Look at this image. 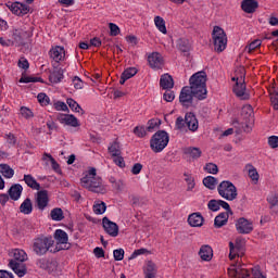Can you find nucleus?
I'll list each match as a JSON object with an SVG mask.
<instances>
[{
  "label": "nucleus",
  "instance_id": "nucleus-1",
  "mask_svg": "<svg viewBox=\"0 0 278 278\" xmlns=\"http://www.w3.org/2000/svg\"><path fill=\"white\" fill-rule=\"evenodd\" d=\"M207 74L203 71L197 72L189 79V86L182 87L179 102L182 108H192L194 99L203 101L207 99Z\"/></svg>",
  "mask_w": 278,
  "mask_h": 278
},
{
  "label": "nucleus",
  "instance_id": "nucleus-2",
  "mask_svg": "<svg viewBox=\"0 0 278 278\" xmlns=\"http://www.w3.org/2000/svg\"><path fill=\"white\" fill-rule=\"evenodd\" d=\"M83 188L89 190V192H94L96 194H105L108 189L103 185V178L97 175V168L90 167L87 174L80 179Z\"/></svg>",
  "mask_w": 278,
  "mask_h": 278
},
{
  "label": "nucleus",
  "instance_id": "nucleus-3",
  "mask_svg": "<svg viewBox=\"0 0 278 278\" xmlns=\"http://www.w3.org/2000/svg\"><path fill=\"white\" fill-rule=\"evenodd\" d=\"M55 244V241L53 240V237L51 236H45L40 235L39 237L35 238L33 241V251L35 254H37L39 257L41 255H47V253H53V250L51 248Z\"/></svg>",
  "mask_w": 278,
  "mask_h": 278
},
{
  "label": "nucleus",
  "instance_id": "nucleus-4",
  "mask_svg": "<svg viewBox=\"0 0 278 278\" xmlns=\"http://www.w3.org/2000/svg\"><path fill=\"white\" fill-rule=\"evenodd\" d=\"M170 142V137L166 130H157L150 140V148L153 153H162Z\"/></svg>",
  "mask_w": 278,
  "mask_h": 278
},
{
  "label": "nucleus",
  "instance_id": "nucleus-5",
  "mask_svg": "<svg viewBox=\"0 0 278 278\" xmlns=\"http://www.w3.org/2000/svg\"><path fill=\"white\" fill-rule=\"evenodd\" d=\"M217 191L219 197L226 199V201H236L238 199V188L229 180H223L218 185Z\"/></svg>",
  "mask_w": 278,
  "mask_h": 278
},
{
  "label": "nucleus",
  "instance_id": "nucleus-6",
  "mask_svg": "<svg viewBox=\"0 0 278 278\" xmlns=\"http://www.w3.org/2000/svg\"><path fill=\"white\" fill-rule=\"evenodd\" d=\"M212 39L214 50L217 51V53H223V51L227 49V34L225 33V29L220 28V26H214Z\"/></svg>",
  "mask_w": 278,
  "mask_h": 278
},
{
  "label": "nucleus",
  "instance_id": "nucleus-7",
  "mask_svg": "<svg viewBox=\"0 0 278 278\" xmlns=\"http://www.w3.org/2000/svg\"><path fill=\"white\" fill-rule=\"evenodd\" d=\"M236 229L238 233H242V235L251 233V231H253V222L244 217H240L236 223Z\"/></svg>",
  "mask_w": 278,
  "mask_h": 278
},
{
  "label": "nucleus",
  "instance_id": "nucleus-8",
  "mask_svg": "<svg viewBox=\"0 0 278 278\" xmlns=\"http://www.w3.org/2000/svg\"><path fill=\"white\" fill-rule=\"evenodd\" d=\"M232 92L238 97V99H241V101H249L251 96L247 92V84L244 80L242 83H236V85L232 87Z\"/></svg>",
  "mask_w": 278,
  "mask_h": 278
},
{
  "label": "nucleus",
  "instance_id": "nucleus-9",
  "mask_svg": "<svg viewBox=\"0 0 278 278\" xmlns=\"http://www.w3.org/2000/svg\"><path fill=\"white\" fill-rule=\"evenodd\" d=\"M102 227L104 231L111 236V238H116L118 236V226L116 223L110 220L108 217L102 218Z\"/></svg>",
  "mask_w": 278,
  "mask_h": 278
},
{
  "label": "nucleus",
  "instance_id": "nucleus-10",
  "mask_svg": "<svg viewBox=\"0 0 278 278\" xmlns=\"http://www.w3.org/2000/svg\"><path fill=\"white\" fill-rule=\"evenodd\" d=\"M56 121L61 123L62 125H67L68 127H79V119L75 117L73 114H62L60 113L56 116Z\"/></svg>",
  "mask_w": 278,
  "mask_h": 278
},
{
  "label": "nucleus",
  "instance_id": "nucleus-11",
  "mask_svg": "<svg viewBox=\"0 0 278 278\" xmlns=\"http://www.w3.org/2000/svg\"><path fill=\"white\" fill-rule=\"evenodd\" d=\"M149 66L154 71H160L162 66H164V58L160 54V52H152L148 56Z\"/></svg>",
  "mask_w": 278,
  "mask_h": 278
},
{
  "label": "nucleus",
  "instance_id": "nucleus-12",
  "mask_svg": "<svg viewBox=\"0 0 278 278\" xmlns=\"http://www.w3.org/2000/svg\"><path fill=\"white\" fill-rule=\"evenodd\" d=\"M35 203L41 212L49 205V191L41 190L37 192Z\"/></svg>",
  "mask_w": 278,
  "mask_h": 278
},
{
  "label": "nucleus",
  "instance_id": "nucleus-13",
  "mask_svg": "<svg viewBox=\"0 0 278 278\" xmlns=\"http://www.w3.org/2000/svg\"><path fill=\"white\" fill-rule=\"evenodd\" d=\"M9 10L16 16H25V14H29V5L21 2H14L9 7Z\"/></svg>",
  "mask_w": 278,
  "mask_h": 278
},
{
  "label": "nucleus",
  "instance_id": "nucleus-14",
  "mask_svg": "<svg viewBox=\"0 0 278 278\" xmlns=\"http://www.w3.org/2000/svg\"><path fill=\"white\" fill-rule=\"evenodd\" d=\"M49 55L51 60L59 64V62H62L66 58V50H64V47L56 46L49 51Z\"/></svg>",
  "mask_w": 278,
  "mask_h": 278
},
{
  "label": "nucleus",
  "instance_id": "nucleus-15",
  "mask_svg": "<svg viewBox=\"0 0 278 278\" xmlns=\"http://www.w3.org/2000/svg\"><path fill=\"white\" fill-rule=\"evenodd\" d=\"M257 8H260V2H257V0L241 1V10L245 12V14H255Z\"/></svg>",
  "mask_w": 278,
  "mask_h": 278
},
{
  "label": "nucleus",
  "instance_id": "nucleus-16",
  "mask_svg": "<svg viewBox=\"0 0 278 278\" xmlns=\"http://www.w3.org/2000/svg\"><path fill=\"white\" fill-rule=\"evenodd\" d=\"M185 123L189 129V131H198L199 129V119L197 115L192 112H188L185 115Z\"/></svg>",
  "mask_w": 278,
  "mask_h": 278
},
{
  "label": "nucleus",
  "instance_id": "nucleus-17",
  "mask_svg": "<svg viewBox=\"0 0 278 278\" xmlns=\"http://www.w3.org/2000/svg\"><path fill=\"white\" fill-rule=\"evenodd\" d=\"M53 71L49 75V81L51 84H60L64 79V70L53 64Z\"/></svg>",
  "mask_w": 278,
  "mask_h": 278
},
{
  "label": "nucleus",
  "instance_id": "nucleus-18",
  "mask_svg": "<svg viewBox=\"0 0 278 278\" xmlns=\"http://www.w3.org/2000/svg\"><path fill=\"white\" fill-rule=\"evenodd\" d=\"M9 266L11 269H13L17 277H25V275H27V266L23 263L10 261Z\"/></svg>",
  "mask_w": 278,
  "mask_h": 278
},
{
  "label": "nucleus",
  "instance_id": "nucleus-19",
  "mask_svg": "<svg viewBox=\"0 0 278 278\" xmlns=\"http://www.w3.org/2000/svg\"><path fill=\"white\" fill-rule=\"evenodd\" d=\"M8 194L12 201H18L23 194V186L21 184H15L10 187Z\"/></svg>",
  "mask_w": 278,
  "mask_h": 278
},
{
  "label": "nucleus",
  "instance_id": "nucleus-20",
  "mask_svg": "<svg viewBox=\"0 0 278 278\" xmlns=\"http://www.w3.org/2000/svg\"><path fill=\"white\" fill-rule=\"evenodd\" d=\"M204 222L205 218H203V215H201V213H192L188 217V223L190 227H203Z\"/></svg>",
  "mask_w": 278,
  "mask_h": 278
},
{
  "label": "nucleus",
  "instance_id": "nucleus-21",
  "mask_svg": "<svg viewBox=\"0 0 278 278\" xmlns=\"http://www.w3.org/2000/svg\"><path fill=\"white\" fill-rule=\"evenodd\" d=\"M160 86L163 90H172V88H175V80H173V76L169 74L162 75Z\"/></svg>",
  "mask_w": 278,
  "mask_h": 278
},
{
  "label": "nucleus",
  "instance_id": "nucleus-22",
  "mask_svg": "<svg viewBox=\"0 0 278 278\" xmlns=\"http://www.w3.org/2000/svg\"><path fill=\"white\" fill-rule=\"evenodd\" d=\"M14 40L17 41L18 45H21L22 47H25V45H27V40H29V38H31V33L26 31V30H21V31H16L13 34Z\"/></svg>",
  "mask_w": 278,
  "mask_h": 278
},
{
  "label": "nucleus",
  "instance_id": "nucleus-23",
  "mask_svg": "<svg viewBox=\"0 0 278 278\" xmlns=\"http://www.w3.org/2000/svg\"><path fill=\"white\" fill-rule=\"evenodd\" d=\"M199 255L203 262H210L212 261V257H214V250H212V247L210 245H202Z\"/></svg>",
  "mask_w": 278,
  "mask_h": 278
},
{
  "label": "nucleus",
  "instance_id": "nucleus-24",
  "mask_svg": "<svg viewBox=\"0 0 278 278\" xmlns=\"http://www.w3.org/2000/svg\"><path fill=\"white\" fill-rule=\"evenodd\" d=\"M135 75H138V68L136 67L126 68L121 75V79H119L121 86L125 85V81H127V79H131V77H135Z\"/></svg>",
  "mask_w": 278,
  "mask_h": 278
},
{
  "label": "nucleus",
  "instance_id": "nucleus-25",
  "mask_svg": "<svg viewBox=\"0 0 278 278\" xmlns=\"http://www.w3.org/2000/svg\"><path fill=\"white\" fill-rule=\"evenodd\" d=\"M229 222V213H220L214 219L215 229H220V227H225Z\"/></svg>",
  "mask_w": 278,
  "mask_h": 278
},
{
  "label": "nucleus",
  "instance_id": "nucleus-26",
  "mask_svg": "<svg viewBox=\"0 0 278 278\" xmlns=\"http://www.w3.org/2000/svg\"><path fill=\"white\" fill-rule=\"evenodd\" d=\"M182 152L185 155H189V157H192L193 160H199V157L203 155V151H201V149L197 147L185 148Z\"/></svg>",
  "mask_w": 278,
  "mask_h": 278
},
{
  "label": "nucleus",
  "instance_id": "nucleus-27",
  "mask_svg": "<svg viewBox=\"0 0 278 278\" xmlns=\"http://www.w3.org/2000/svg\"><path fill=\"white\" fill-rule=\"evenodd\" d=\"M157 275V266L153 261H148L146 269H144V277L146 278H155Z\"/></svg>",
  "mask_w": 278,
  "mask_h": 278
},
{
  "label": "nucleus",
  "instance_id": "nucleus-28",
  "mask_svg": "<svg viewBox=\"0 0 278 278\" xmlns=\"http://www.w3.org/2000/svg\"><path fill=\"white\" fill-rule=\"evenodd\" d=\"M21 214L29 215L34 212V204L31 203V199L26 198L23 203L20 205Z\"/></svg>",
  "mask_w": 278,
  "mask_h": 278
},
{
  "label": "nucleus",
  "instance_id": "nucleus-29",
  "mask_svg": "<svg viewBox=\"0 0 278 278\" xmlns=\"http://www.w3.org/2000/svg\"><path fill=\"white\" fill-rule=\"evenodd\" d=\"M54 239L59 242V244H68V233L62 229L55 230Z\"/></svg>",
  "mask_w": 278,
  "mask_h": 278
},
{
  "label": "nucleus",
  "instance_id": "nucleus-30",
  "mask_svg": "<svg viewBox=\"0 0 278 278\" xmlns=\"http://www.w3.org/2000/svg\"><path fill=\"white\" fill-rule=\"evenodd\" d=\"M24 181L28 188H31V190H40V185L38 181H36V178L31 176L30 174L24 175Z\"/></svg>",
  "mask_w": 278,
  "mask_h": 278
},
{
  "label": "nucleus",
  "instance_id": "nucleus-31",
  "mask_svg": "<svg viewBox=\"0 0 278 278\" xmlns=\"http://www.w3.org/2000/svg\"><path fill=\"white\" fill-rule=\"evenodd\" d=\"M203 186L208 188V190H216V186H218V178L214 176H207L203 179Z\"/></svg>",
  "mask_w": 278,
  "mask_h": 278
},
{
  "label": "nucleus",
  "instance_id": "nucleus-32",
  "mask_svg": "<svg viewBox=\"0 0 278 278\" xmlns=\"http://www.w3.org/2000/svg\"><path fill=\"white\" fill-rule=\"evenodd\" d=\"M66 103L68 108L72 110V112H77L78 114L80 113L81 115L86 114V111L81 109V105L77 103V101L73 100V98H67Z\"/></svg>",
  "mask_w": 278,
  "mask_h": 278
},
{
  "label": "nucleus",
  "instance_id": "nucleus-33",
  "mask_svg": "<svg viewBox=\"0 0 278 278\" xmlns=\"http://www.w3.org/2000/svg\"><path fill=\"white\" fill-rule=\"evenodd\" d=\"M27 260V253H25V251L23 250H14L13 252V260H11L10 262H17V263H23L26 262Z\"/></svg>",
  "mask_w": 278,
  "mask_h": 278
},
{
  "label": "nucleus",
  "instance_id": "nucleus-34",
  "mask_svg": "<svg viewBox=\"0 0 278 278\" xmlns=\"http://www.w3.org/2000/svg\"><path fill=\"white\" fill-rule=\"evenodd\" d=\"M0 173L7 179H12V177H14V169L8 164H0Z\"/></svg>",
  "mask_w": 278,
  "mask_h": 278
},
{
  "label": "nucleus",
  "instance_id": "nucleus-35",
  "mask_svg": "<svg viewBox=\"0 0 278 278\" xmlns=\"http://www.w3.org/2000/svg\"><path fill=\"white\" fill-rule=\"evenodd\" d=\"M50 216L52 220L60 223V220H64V211L61 207H55L50 212Z\"/></svg>",
  "mask_w": 278,
  "mask_h": 278
},
{
  "label": "nucleus",
  "instance_id": "nucleus-36",
  "mask_svg": "<svg viewBox=\"0 0 278 278\" xmlns=\"http://www.w3.org/2000/svg\"><path fill=\"white\" fill-rule=\"evenodd\" d=\"M177 47L182 53H188V51H190V41H188V39L180 38L177 40Z\"/></svg>",
  "mask_w": 278,
  "mask_h": 278
},
{
  "label": "nucleus",
  "instance_id": "nucleus-37",
  "mask_svg": "<svg viewBox=\"0 0 278 278\" xmlns=\"http://www.w3.org/2000/svg\"><path fill=\"white\" fill-rule=\"evenodd\" d=\"M154 23H155V26L157 27L159 31H161V34H167L166 22L164 21V18H162L161 16H155Z\"/></svg>",
  "mask_w": 278,
  "mask_h": 278
},
{
  "label": "nucleus",
  "instance_id": "nucleus-38",
  "mask_svg": "<svg viewBox=\"0 0 278 278\" xmlns=\"http://www.w3.org/2000/svg\"><path fill=\"white\" fill-rule=\"evenodd\" d=\"M47 157L51 162V166L55 170V173H62V169H60V164L58 163V161H55V159H53V156L51 154L46 152V153H43L42 160H47Z\"/></svg>",
  "mask_w": 278,
  "mask_h": 278
},
{
  "label": "nucleus",
  "instance_id": "nucleus-39",
  "mask_svg": "<svg viewBox=\"0 0 278 278\" xmlns=\"http://www.w3.org/2000/svg\"><path fill=\"white\" fill-rule=\"evenodd\" d=\"M109 153H111L112 157L121 155L122 154V152H121V143H118L117 141L113 142L109 147Z\"/></svg>",
  "mask_w": 278,
  "mask_h": 278
},
{
  "label": "nucleus",
  "instance_id": "nucleus-40",
  "mask_svg": "<svg viewBox=\"0 0 278 278\" xmlns=\"http://www.w3.org/2000/svg\"><path fill=\"white\" fill-rule=\"evenodd\" d=\"M270 94V101L274 110H278V89H271L269 91Z\"/></svg>",
  "mask_w": 278,
  "mask_h": 278
},
{
  "label": "nucleus",
  "instance_id": "nucleus-41",
  "mask_svg": "<svg viewBox=\"0 0 278 278\" xmlns=\"http://www.w3.org/2000/svg\"><path fill=\"white\" fill-rule=\"evenodd\" d=\"M204 170L211 175H218V165L215 163H206L204 166Z\"/></svg>",
  "mask_w": 278,
  "mask_h": 278
},
{
  "label": "nucleus",
  "instance_id": "nucleus-42",
  "mask_svg": "<svg viewBox=\"0 0 278 278\" xmlns=\"http://www.w3.org/2000/svg\"><path fill=\"white\" fill-rule=\"evenodd\" d=\"M207 207L208 210H211V212H218V210H220V201L219 200H210L207 203Z\"/></svg>",
  "mask_w": 278,
  "mask_h": 278
},
{
  "label": "nucleus",
  "instance_id": "nucleus-43",
  "mask_svg": "<svg viewBox=\"0 0 278 278\" xmlns=\"http://www.w3.org/2000/svg\"><path fill=\"white\" fill-rule=\"evenodd\" d=\"M53 108L54 110H56V112H68V105H66V103H64L63 101L54 102Z\"/></svg>",
  "mask_w": 278,
  "mask_h": 278
},
{
  "label": "nucleus",
  "instance_id": "nucleus-44",
  "mask_svg": "<svg viewBox=\"0 0 278 278\" xmlns=\"http://www.w3.org/2000/svg\"><path fill=\"white\" fill-rule=\"evenodd\" d=\"M258 47H262V41L260 39H256L252 41L249 46L245 47L248 53H253Z\"/></svg>",
  "mask_w": 278,
  "mask_h": 278
},
{
  "label": "nucleus",
  "instance_id": "nucleus-45",
  "mask_svg": "<svg viewBox=\"0 0 278 278\" xmlns=\"http://www.w3.org/2000/svg\"><path fill=\"white\" fill-rule=\"evenodd\" d=\"M113 257H114L115 262H123V260H125V250H123V249L114 250Z\"/></svg>",
  "mask_w": 278,
  "mask_h": 278
},
{
  "label": "nucleus",
  "instance_id": "nucleus-46",
  "mask_svg": "<svg viewBox=\"0 0 278 278\" xmlns=\"http://www.w3.org/2000/svg\"><path fill=\"white\" fill-rule=\"evenodd\" d=\"M105 210H108V206L105 205V202H101L93 205V212L94 214H105Z\"/></svg>",
  "mask_w": 278,
  "mask_h": 278
},
{
  "label": "nucleus",
  "instance_id": "nucleus-47",
  "mask_svg": "<svg viewBox=\"0 0 278 278\" xmlns=\"http://www.w3.org/2000/svg\"><path fill=\"white\" fill-rule=\"evenodd\" d=\"M241 114L244 116V118H251V116H253V106L250 104L244 105L241 110Z\"/></svg>",
  "mask_w": 278,
  "mask_h": 278
},
{
  "label": "nucleus",
  "instance_id": "nucleus-48",
  "mask_svg": "<svg viewBox=\"0 0 278 278\" xmlns=\"http://www.w3.org/2000/svg\"><path fill=\"white\" fill-rule=\"evenodd\" d=\"M4 139L7 140L9 146L16 147L17 139H16V136H14V134L12 132L5 134Z\"/></svg>",
  "mask_w": 278,
  "mask_h": 278
},
{
  "label": "nucleus",
  "instance_id": "nucleus-49",
  "mask_svg": "<svg viewBox=\"0 0 278 278\" xmlns=\"http://www.w3.org/2000/svg\"><path fill=\"white\" fill-rule=\"evenodd\" d=\"M163 99L164 101H166L167 103H173V101H175V92L172 91L170 89H167L165 91V93L163 94Z\"/></svg>",
  "mask_w": 278,
  "mask_h": 278
},
{
  "label": "nucleus",
  "instance_id": "nucleus-50",
  "mask_svg": "<svg viewBox=\"0 0 278 278\" xmlns=\"http://www.w3.org/2000/svg\"><path fill=\"white\" fill-rule=\"evenodd\" d=\"M267 202L269 203V205L271 207H276V205H278V191L275 193H271L268 198H267Z\"/></svg>",
  "mask_w": 278,
  "mask_h": 278
},
{
  "label": "nucleus",
  "instance_id": "nucleus-51",
  "mask_svg": "<svg viewBox=\"0 0 278 278\" xmlns=\"http://www.w3.org/2000/svg\"><path fill=\"white\" fill-rule=\"evenodd\" d=\"M37 99L39 101V103H41L42 105H49L51 99L49 98V96H47V93H38Z\"/></svg>",
  "mask_w": 278,
  "mask_h": 278
},
{
  "label": "nucleus",
  "instance_id": "nucleus-52",
  "mask_svg": "<svg viewBox=\"0 0 278 278\" xmlns=\"http://www.w3.org/2000/svg\"><path fill=\"white\" fill-rule=\"evenodd\" d=\"M134 134L138 138H144V136H147V130L144 129V126H137L134 128Z\"/></svg>",
  "mask_w": 278,
  "mask_h": 278
},
{
  "label": "nucleus",
  "instance_id": "nucleus-53",
  "mask_svg": "<svg viewBox=\"0 0 278 278\" xmlns=\"http://www.w3.org/2000/svg\"><path fill=\"white\" fill-rule=\"evenodd\" d=\"M162 124V121L160 119H150L148 122V127H147V131H153L154 128L159 127V125Z\"/></svg>",
  "mask_w": 278,
  "mask_h": 278
},
{
  "label": "nucleus",
  "instance_id": "nucleus-54",
  "mask_svg": "<svg viewBox=\"0 0 278 278\" xmlns=\"http://www.w3.org/2000/svg\"><path fill=\"white\" fill-rule=\"evenodd\" d=\"M21 114L24 118H34V112H31L27 106L21 108Z\"/></svg>",
  "mask_w": 278,
  "mask_h": 278
},
{
  "label": "nucleus",
  "instance_id": "nucleus-55",
  "mask_svg": "<svg viewBox=\"0 0 278 278\" xmlns=\"http://www.w3.org/2000/svg\"><path fill=\"white\" fill-rule=\"evenodd\" d=\"M249 177L252 181H260V174L255 167L249 169Z\"/></svg>",
  "mask_w": 278,
  "mask_h": 278
},
{
  "label": "nucleus",
  "instance_id": "nucleus-56",
  "mask_svg": "<svg viewBox=\"0 0 278 278\" xmlns=\"http://www.w3.org/2000/svg\"><path fill=\"white\" fill-rule=\"evenodd\" d=\"M185 175V181L187 182L188 185V188L187 190H193L194 189V178H192V176L188 175V174H184Z\"/></svg>",
  "mask_w": 278,
  "mask_h": 278
},
{
  "label": "nucleus",
  "instance_id": "nucleus-57",
  "mask_svg": "<svg viewBox=\"0 0 278 278\" xmlns=\"http://www.w3.org/2000/svg\"><path fill=\"white\" fill-rule=\"evenodd\" d=\"M144 253H149V250L141 248L138 250H135L134 253L128 257V260H136L138 255H144Z\"/></svg>",
  "mask_w": 278,
  "mask_h": 278
},
{
  "label": "nucleus",
  "instance_id": "nucleus-58",
  "mask_svg": "<svg viewBox=\"0 0 278 278\" xmlns=\"http://www.w3.org/2000/svg\"><path fill=\"white\" fill-rule=\"evenodd\" d=\"M46 270L48 273H54V270H58V262L56 261H48Z\"/></svg>",
  "mask_w": 278,
  "mask_h": 278
},
{
  "label": "nucleus",
  "instance_id": "nucleus-59",
  "mask_svg": "<svg viewBox=\"0 0 278 278\" xmlns=\"http://www.w3.org/2000/svg\"><path fill=\"white\" fill-rule=\"evenodd\" d=\"M109 27H110L111 36H118V34H121V28L118 27V25H116L114 23H110Z\"/></svg>",
  "mask_w": 278,
  "mask_h": 278
},
{
  "label": "nucleus",
  "instance_id": "nucleus-60",
  "mask_svg": "<svg viewBox=\"0 0 278 278\" xmlns=\"http://www.w3.org/2000/svg\"><path fill=\"white\" fill-rule=\"evenodd\" d=\"M73 84L76 90H81V88H84V80H81V78H79L78 76H75L73 78Z\"/></svg>",
  "mask_w": 278,
  "mask_h": 278
},
{
  "label": "nucleus",
  "instance_id": "nucleus-61",
  "mask_svg": "<svg viewBox=\"0 0 278 278\" xmlns=\"http://www.w3.org/2000/svg\"><path fill=\"white\" fill-rule=\"evenodd\" d=\"M17 66L20 68H23L24 71H27V68H29V61H27V59H25V56H22L18 60Z\"/></svg>",
  "mask_w": 278,
  "mask_h": 278
},
{
  "label": "nucleus",
  "instance_id": "nucleus-62",
  "mask_svg": "<svg viewBox=\"0 0 278 278\" xmlns=\"http://www.w3.org/2000/svg\"><path fill=\"white\" fill-rule=\"evenodd\" d=\"M268 144L271 149H277L278 148V137L277 136H270L268 138Z\"/></svg>",
  "mask_w": 278,
  "mask_h": 278
},
{
  "label": "nucleus",
  "instance_id": "nucleus-63",
  "mask_svg": "<svg viewBox=\"0 0 278 278\" xmlns=\"http://www.w3.org/2000/svg\"><path fill=\"white\" fill-rule=\"evenodd\" d=\"M114 157H115V159L113 160L114 164H116V166H119V168H125V159H123V157L121 156V154L117 155V156H114Z\"/></svg>",
  "mask_w": 278,
  "mask_h": 278
},
{
  "label": "nucleus",
  "instance_id": "nucleus-64",
  "mask_svg": "<svg viewBox=\"0 0 278 278\" xmlns=\"http://www.w3.org/2000/svg\"><path fill=\"white\" fill-rule=\"evenodd\" d=\"M186 127V118L182 116L177 117L176 119V129H184Z\"/></svg>",
  "mask_w": 278,
  "mask_h": 278
}]
</instances>
